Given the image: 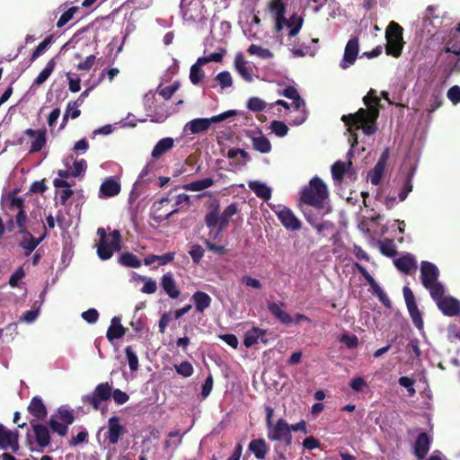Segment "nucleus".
<instances>
[{
    "instance_id": "6e6552de",
    "label": "nucleus",
    "mask_w": 460,
    "mask_h": 460,
    "mask_svg": "<svg viewBox=\"0 0 460 460\" xmlns=\"http://www.w3.org/2000/svg\"><path fill=\"white\" fill-rule=\"evenodd\" d=\"M267 437L271 441H284L286 446L292 443V435L288 423L284 419H279L276 424L268 427Z\"/></svg>"
},
{
    "instance_id": "20e7f679",
    "label": "nucleus",
    "mask_w": 460,
    "mask_h": 460,
    "mask_svg": "<svg viewBox=\"0 0 460 460\" xmlns=\"http://www.w3.org/2000/svg\"><path fill=\"white\" fill-rule=\"evenodd\" d=\"M403 29L395 22H391L385 29V53L394 58H399L402 55L404 46L402 37Z\"/></svg>"
},
{
    "instance_id": "6e6d98bb",
    "label": "nucleus",
    "mask_w": 460,
    "mask_h": 460,
    "mask_svg": "<svg viewBox=\"0 0 460 460\" xmlns=\"http://www.w3.org/2000/svg\"><path fill=\"white\" fill-rule=\"evenodd\" d=\"M78 10H79V7L72 6L67 11H66L64 13H62V15L60 16V18L58 19V21L57 22V27L62 28L63 26H65L68 22H70L73 19L75 13H77Z\"/></svg>"
},
{
    "instance_id": "774afa93",
    "label": "nucleus",
    "mask_w": 460,
    "mask_h": 460,
    "mask_svg": "<svg viewBox=\"0 0 460 460\" xmlns=\"http://www.w3.org/2000/svg\"><path fill=\"white\" fill-rule=\"evenodd\" d=\"M447 98L452 102L454 104H457L460 102V86L454 85L449 88L447 91Z\"/></svg>"
},
{
    "instance_id": "37998d69",
    "label": "nucleus",
    "mask_w": 460,
    "mask_h": 460,
    "mask_svg": "<svg viewBox=\"0 0 460 460\" xmlns=\"http://www.w3.org/2000/svg\"><path fill=\"white\" fill-rule=\"evenodd\" d=\"M348 124H345L347 127H355V129H362L364 134L367 136H371L376 133L377 128L376 126V122H360V123H353L350 120L347 121Z\"/></svg>"
},
{
    "instance_id": "1a4fd4ad",
    "label": "nucleus",
    "mask_w": 460,
    "mask_h": 460,
    "mask_svg": "<svg viewBox=\"0 0 460 460\" xmlns=\"http://www.w3.org/2000/svg\"><path fill=\"white\" fill-rule=\"evenodd\" d=\"M0 448L11 449L13 453H17L20 448L18 430H10L0 423Z\"/></svg>"
},
{
    "instance_id": "f257e3e1",
    "label": "nucleus",
    "mask_w": 460,
    "mask_h": 460,
    "mask_svg": "<svg viewBox=\"0 0 460 460\" xmlns=\"http://www.w3.org/2000/svg\"><path fill=\"white\" fill-rule=\"evenodd\" d=\"M328 196L327 185L321 178L314 176L311 179L309 184L301 190L300 201L316 209H322Z\"/></svg>"
},
{
    "instance_id": "f704fd0d",
    "label": "nucleus",
    "mask_w": 460,
    "mask_h": 460,
    "mask_svg": "<svg viewBox=\"0 0 460 460\" xmlns=\"http://www.w3.org/2000/svg\"><path fill=\"white\" fill-rule=\"evenodd\" d=\"M303 18L296 13H293L289 19L286 18L285 26L289 28L288 36L291 38L297 35L303 26Z\"/></svg>"
},
{
    "instance_id": "4be33fe9",
    "label": "nucleus",
    "mask_w": 460,
    "mask_h": 460,
    "mask_svg": "<svg viewBox=\"0 0 460 460\" xmlns=\"http://www.w3.org/2000/svg\"><path fill=\"white\" fill-rule=\"evenodd\" d=\"M120 190L121 187L119 182L113 177H109L100 186V197H114L120 192Z\"/></svg>"
},
{
    "instance_id": "aec40b11",
    "label": "nucleus",
    "mask_w": 460,
    "mask_h": 460,
    "mask_svg": "<svg viewBox=\"0 0 460 460\" xmlns=\"http://www.w3.org/2000/svg\"><path fill=\"white\" fill-rule=\"evenodd\" d=\"M248 450L254 455L257 460H264L270 451V447L263 438H253L248 445Z\"/></svg>"
},
{
    "instance_id": "0e129e2a",
    "label": "nucleus",
    "mask_w": 460,
    "mask_h": 460,
    "mask_svg": "<svg viewBox=\"0 0 460 460\" xmlns=\"http://www.w3.org/2000/svg\"><path fill=\"white\" fill-rule=\"evenodd\" d=\"M189 253L194 263H199L204 256V249L199 244H193L189 251Z\"/></svg>"
},
{
    "instance_id": "a211bd4d",
    "label": "nucleus",
    "mask_w": 460,
    "mask_h": 460,
    "mask_svg": "<svg viewBox=\"0 0 460 460\" xmlns=\"http://www.w3.org/2000/svg\"><path fill=\"white\" fill-rule=\"evenodd\" d=\"M30 424L32 428L38 446L41 448L48 447L50 444L49 429L43 424L37 423L35 420H31Z\"/></svg>"
},
{
    "instance_id": "ea45409f",
    "label": "nucleus",
    "mask_w": 460,
    "mask_h": 460,
    "mask_svg": "<svg viewBox=\"0 0 460 460\" xmlns=\"http://www.w3.org/2000/svg\"><path fill=\"white\" fill-rule=\"evenodd\" d=\"M205 223L208 228H214L217 224L220 225L219 204L216 203L215 207L210 208L205 217Z\"/></svg>"
},
{
    "instance_id": "0eeeda50",
    "label": "nucleus",
    "mask_w": 460,
    "mask_h": 460,
    "mask_svg": "<svg viewBox=\"0 0 460 460\" xmlns=\"http://www.w3.org/2000/svg\"><path fill=\"white\" fill-rule=\"evenodd\" d=\"M365 105L367 109L360 108L357 112L350 113L348 115H343L341 117V120L348 124V120L352 121L353 123H360V122H376L379 116V105H373L370 102V95L365 96L363 99Z\"/></svg>"
},
{
    "instance_id": "a19ab883",
    "label": "nucleus",
    "mask_w": 460,
    "mask_h": 460,
    "mask_svg": "<svg viewBox=\"0 0 460 460\" xmlns=\"http://www.w3.org/2000/svg\"><path fill=\"white\" fill-rule=\"evenodd\" d=\"M56 66V62L54 59H50L44 69L39 74V75L35 78L33 82V85H40L42 84L52 74Z\"/></svg>"
},
{
    "instance_id": "58836bf2",
    "label": "nucleus",
    "mask_w": 460,
    "mask_h": 460,
    "mask_svg": "<svg viewBox=\"0 0 460 460\" xmlns=\"http://www.w3.org/2000/svg\"><path fill=\"white\" fill-rule=\"evenodd\" d=\"M252 143L253 148L261 154L270 153L271 150L270 141L265 136L252 137Z\"/></svg>"
},
{
    "instance_id": "69168bd1",
    "label": "nucleus",
    "mask_w": 460,
    "mask_h": 460,
    "mask_svg": "<svg viewBox=\"0 0 460 460\" xmlns=\"http://www.w3.org/2000/svg\"><path fill=\"white\" fill-rule=\"evenodd\" d=\"M111 397L113 398L114 402L119 405L126 403L129 399V396L127 393L118 388L114 390L111 388Z\"/></svg>"
},
{
    "instance_id": "09e8293b",
    "label": "nucleus",
    "mask_w": 460,
    "mask_h": 460,
    "mask_svg": "<svg viewBox=\"0 0 460 460\" xmlns=\"http://www.w3.org/2000/svg\"><path fill=\"white\" fill-rule=\"evenodd\" d=\"M54 36L49 35L42 42H40L37 48L34 49V51L31 54V62L35 61L45 50L53 42Z\"/></svg>"
},
{
    "instance_id": "72a5a7b5",
    "label": "nucleus",
    "mask_w": 460,
    "mask_h": 460,
    "mask_svg": "<svg viewBox=\"0 0 460 460\" xmlns=\"http://www.w3.org/2000/svg\"><path fill=\"white\" fill-rule=\"evenodd\" d=\"M350 167H348L346 163L341 161L335 162L332 166V175L334 181H342L345 173L348 172L350 177L354 172L349 171Z\"/></svg>"
},
{
    "instance_id": "5701e85b",
    "label": "nucleus",
    "mask_w": 460,
    "mask_h": 460,
    "mask_svg": "<svg viewBox=\"0 0 460 460\" xmlns=\"http://www.w3.org/2000/svg\"><path fill=\"white\" fill-rule=\"evenodd\" d=\"M431 439L426 432L418 435L415 445L414 453L419 459H423L430 447Z\"/></svg>"
},
{
    "instance_id": "2f4dec72",
    "label": "nucleus",
    "mask_w": 460,
    "mask_h": 460,
    "mask_svg": "<svg viewBox=\"0 0 460 460\" xmlns=\"http://www.w3.org/2000/svg\"><path fill=\"white\" fill-rule=\"evenodd\" d=\"M268 309L281 323L288 325L293 322L291 315L288 312L282 310L275 302L270 303L268 305Z\"/></svg>"
},
{
    "instance_id": "ddd939ff",
    "label": "nucleus",
    "mask_w": 460,
    "mask_h": 460,
    "mask_svg": "<svg viewBox=\"0 0 460 460\" xmlns=\"http://www.w3.org/2000/svg\"><path fill=\"white\" fill-rule=\"evenodd\" d=\"M268 8L270 13L275 16V30L280 31L286 23V11L287 5L283 0H270L268 4Z\"/></svg>"
},
{
    "instance_id": "f3484780",
    "label": "nucleus",
    "mask_w": 460,
    "mask_h": 460,
    "mask_svg": "<svg viewBox=\"0 0 460 460\" xmlns=\"http://www.w3.org/2000/svg\"><path fill=\"white\" fill-rule=\"evenodd\" d=\"M437 305L447 316H456L460 314V301L453 296H445L437 303Z\"/></svg>"
},
{
    "instance_id": "052dcab7",
    "label": "nucleus",
    "mask_w": 460,
    "mask_h": 460,
    "mask_svg": "<svg viewBox=\"0 0 460 460\" xmlns=\"http://www.w3.org/2000/svg\"><path fill=\"white\" fill-rule=\"evenodd\" d=\"M174 368L179 375L184 377H190L194 371L192 365L188 361H183L179 365H175Z\"/></svg>"
},
{
    "instance_id": "412c9836",
    "label": "nucleus",
    "mask_w": 460,
    "mask_h": 460,
    "mask_svg": "<svg viewBox=\"0 0 460 460\" xmlns=\"http://www.w3.org/2000/svg\"><path fill=\"white\" fill-rule=\"evenodd\" d=\"M443 51L449 54L447 60L451 65L450 71L452 73H460V47L456 44L449 46V43H447L444 47Z\"/></svg>"
},
{
    "instance_id": "13d9d810",
    "label": "nucleus",
    "mask_w": 460,
    "mask_h": 460,
    "mask_svg": "<svg viewBox=\"0 0 460 460\" xmlns=\"http://www.w3.org/2000/svg\"><path fill=\"white\" fill-rule=\"evenodd\" d=\"M9 209L10 210H21L24 209V199L22 197H16L15 192L8 195Z\"/></svg>"
},
{
    "instance_id": "de8ad7c7",
    "label": "nucleus",
    "mask_w": 460,
    "mask_h": 460,
    "mask_svg": "<svg viewBox=\"0 0 460 460\" xmlns=\"http://www.w3.org/2000/svg\"><path fill=\"white\" fill-rule=\"evenodd\" d=\"M247 52L250 55H256L263 59L271 58L273 57V54L270 49H264L261 46L255 45V44H252L248 48Z\"/></svg>"
},
{
    "instance_id": "2eb2a0df",
    "label": "nucleus",
    "mask_w": 460,
    "mask_h": 460,
    "mask_svg": "<svg viewBox=\"0 0 460 460\" xmlns=\"http://www.w3.org/2000/svg\"><path fill=\"white\" fill-rule=\"evenodd\" d=\"M439 270L432 262L423 261L420 264V279L424 288H429V285L438 281Z\"/></svg>"
},
{
    "instance_id": "5fc2aeb1",
    "label": "nucleus",
    "mask_w": 460,
    "mask_h": 460,
    "mask_svg": "<svg viewBox=\"0 0 460 460\" xmlns=\"http://www.w3.org/2000/svg\"><path fill=\"white\" fill-rule=\"evenodd\" d=\"M226 52V51L225 49H221L219 52H215L208 56L200 57L198 58L199 64L206 65L209 62H218L219 63L223 60V58H224Z\"/></svg>"
},
{
    "instance_id": "423d86ee",
    "label": "nucleus",
    "mask_w": 460,
    "mask_h": 460,
    "mask_svg": "<svg viewBox=\"0 0 460 460\" xmlns=\"http://www.w3.org/2000/svg\"><path fill=\"white\" fill-rule=\"evenodd\" d=\"M111 398V384L103 382L98 384L91 394L84 395L82 402L84 404L91 405L94 411H102L103 413L105 408L102 407V402H109Z\"/></svg>"
},
{
    "instance_id": "9b49d317",
    "label": "nucleus",
    "mask_w": 460,
    "mask_h": 460,
    "mask_svg": "<svg viewBox=\"0 0 460 460\" xmlns=\"http://www.w3.org/2000/svg\"><path fill=\"white\" fill-rule=\"evenodd\" d=\"M43 229L44 233L39 238L34 237L28 230L18 232V234L22 235L19 246L25 251L26 256H29L47 236L48 232L45 225H43Z\"/></svg>"
},
{
    "instance_id": "e433bc0d",
    "label": "nucleus",
    "mask_w": 460,
    "mask_h": 460,
    "mask_svg": "<svg viewBox=\"0 0 460 460\" xmlns=\"http://www.w3.org/2000/svg\"><path fill=\"white\" fill-rule=\"evenodd\" d=\"M238 211L237 203H231L228 205L224 211L220 215V227L218 228L217 234H219L223 231L224 228L226 227L230 218L235 215Z\"/></svg>"
},
{
    "instance_id": "c9c22d12",
    "label": "nucleus",
    "mask_w": 460,
    "mask_h": 460,
    "mask_svg": "<svg viewBox=\"0 0 460 460\" xmlns=\"http://www.w3.org/2000/svg\"><path fill=\"white\" fill-rule=\"evenodd\" d=\"M211 121L207 118L194 119L188 124L189 130L191 134H199L209 128Z\"/></svg>"
},
{
    "instance_id": "a18cd8bd",
    "label": "nucleus",
    "mask_w": 460,
    "mask_h": 460,
    "mask_svg": "<svg viewBox=\"0 0 460 460\" xmlns=\"http://www.w3.org/2000/svg\"><path fill=\"white\" fill-rule=\"evenodd\" d=\"M426 288L429 290L430 296L436 302V304L445 297L444 286L438 281L433 282L432 284L429 285V288Z\"/></svg>"
},
{
    "instance_id": "4d7b16f0",
    "label": "nucleus",
    "mask_w": 460,
    "mask_h": 460,
    "mask_svg": "<svg viewBox=\"0 0 460 460\" xmlns=\"http://www.w3.org/2000/svg\"><path fill=\"white\" fill-rule=\"evenodd\" d=\"M125 354L128 362L129 369L131 371H137L138 369V358L133 351L131 346H128L125 349Z\"/></svg>"
},
{
    "instance_id": "680f3d73",
    "label": "nucleus",
    "mask_w": 460,
    "mask_h": 460,
    "mask_svg": "<svg viewBox=\"0 0 460 460\" xmlns=\"http://www.w3.org/2000/svg\"><path fill=\"white\" fill-rule=\"evenodd\" d=\"M216 80L218 82L222 89L230 87L233 84L232 76L228 71H223L217 74Z\"/></svg>"
},
{
    "instance_id": "dca6fc26",
    "label": "nucleus",
    "mask_w": 460,
    "mask_h": 460,
    "mask_svg": "<svg viewBox=\"0 0 460 460\" xmlns=\"http://www.w3.org/2000/svg\"><path fill=\"white\" fill-rule=\"evenodd\" d=\"M24 134L27 135L30 137H33L34 140L31 142L30 153L34 154L37 152H40L47 143V131L46 129H39L35 130L32 128H27L24 131Z\"/></svg>"
},
{
    "instance_id": "cd10ccee",
    "label": "nucleus",
    "mask_w": 460,
    "mask_h": 460,
    "mask_svg": "<svg viewBox=\"0 0 460 460\" xmlns=\"http://www.w3.org/2000/svg\"><path fill=\"white\" fill-rule=\"evenodd\" d=\"M184 434H181L179 429L170 431L167 436L168 438L164 441V449L165 451L171 450V456H172L175 449L182 443Z\"/></svg>"
},
{
    "instance_id": "3c124183",
    "label": "nucleus",
    "mask_w": 460,
    "mask_h": 460,
    "mask_svg": "<svg viewBox=\"0 0 460 460\" xmlns=\"http://www.w3.org/2000/svg\"><path fill=\"white\" fill-rule=\"evenodd\" d=\"M267 103L259 97H251L247 101V109L252 112H260L265 110Z\"/></svg>"
},
{
    "instance_id": "c756f323",
    "label": "nucleus",
    "mask_w": 460,
    "mask_h": 460,
    "mask_svg": "<svg viewBox=\"0 0 460 460\" xmlns=\"http://www.w3.org/2000/svg\"><path fill=\"white\" fill-rule=\"evenodd\" d=\"M248 186L258 198H261L266 201L271 198V189L265 183L258 181H251L248 182Z\"/></svg>"
},
{
    "instance_id": "393cba45",
    "label": "nucleus",
    "mask_w": 460,
    "mask_h": 460,
    "mask_svg": "<svg viewBox=\"0 0 460 460\" xmlns=\"http://www.w3.org/2000/svg\"><path fill=\"white\" fill-rule=\"evenodd\" d=\"M28 411L37 420H44L48 414L47 408L42 399L39 396H34L31 400L28 405Z\"/></svg>"
},
{
    "instance_id": "e2e57ef3",
    "label": "nucleus",
    "mask_w": 460,
    "mask_h": 460,
    "mask_svg": "<svg viewBox=\"0 0 460 460\" xmlns=\"http://www.w3.org/2000/svg\"><path fill=\"white\" fill-rule=\"evenodd\" d=\"M86 167L87 164L84 159L75 160L73 164V169L71 170V176H80L86 170Z\"/></svg>"
},
{
    "instance_id": "bb28decb",
    "label": "nucleus",
    "mask_w": 460,
    "mask_h": 460,
    "mask_svg": "<svg viewBox=\"0 0 460 460\" xmlns=\"http://www.w3.org/2000/svg\"><path fill=\"white\" fill-rule=\"evenodd\" d=\"M395 267L402 272L409 274L412 270L417 269V263L411 254L403 255L394 261Z\"/></svg>"
},
{
    "instance_id": "864d4df0",
    "label": "nucleus",
    "mask_w": 460,
    "mask_h": 460,
    "mask_svg": "<svg viewBox=\"0 0 460 460\" xmlns=\"http://www.w3.org/2000/svg\"><path fill=\"white\" fill-rule=\"evenodd\" d=\"M380 251L387 257H394L397 254L396 246L391 239H385L381 243Z\"/></svg>"
},
{
    "instance_id": "9d476101",
    "label": "nucleus",
    "mask_w": 460,
    "mask_h": 460,
    "mask_svg": "<svg viewBox=\"0 0 460 460\" xmlns=\"http://www.w3.org/2000/svg\"><path fill=\"white\" fill-rule=\"evenodd\" d=\"M278 219L283 226L291 231H296L301 228L300 220L295 216L293 211L285 206H279L278 210H274Z\"/></svg>"
},
{
    "instance_id": "6ab92c4d",
    "label": "nucleus",
    "mask_w": 460,
    "mask_h": 460,
    "mask_svg": "<svg viewBox=\"0 0 460 460\" xmlns=\"http://www.w3.org/2000/svg\"><path fill=\"white\" fill-rule=\"evenodd\" d=\"M267 333V330L261 329L259 327H252L244 333L243 345L246 348H251L261 341L263 344H267L268 341L264 339Z\"/></svg>"
},
{
    "instance_id": "39448f33",
    "label": "nucleus",
    "mask_w": 460,
    "mask_h": 460,
    "mask_svg": "<svg viewBox=\"0 0 460 460\" xmlns=\"http://www.w3.org/2000/svg\"><path fill=\"white\" fill-rule=\"evenodd\" d=\"M75 421V415L72 410L64 406L59 407L49 420V426L53 433L65 437L68 431V426Z\"/></svg>"
},
{
    "instance_id": "4468645a",
    "label": "nucleus",
    "mask_w": 460,
    "mask_h": 460,
    "mask_svg": "<svg viewBox=\"0 0 460 460\" xmlns=\"http://www.w3.org/2000/svg\"><path fill=\"white\" fill-rule=\"evenodd\" d=\"M126 433V429L120 423V418L112 416L108 420L107 439L109 444L116 445L119 438Z\"/></svg>"
},
{
    "instance_id": "603ef678",
    "label": "nucleus",
    "mask_w": 460,
    "mask_h": 460,
    "mask_svg": "<svg viewBox=\"0 0 460 460\" xmlns=\"http://www.w3.org/2000/svg\"><path fill=\"white\" fill-rule=\"evenodd\" d=\"M407 309H408L409 314L411 318V321H412L414 326L418 330H422L423 326H424V323H423L421 313L420 312V310L418 308V305L412 306V307H410Z\"/></svg>"
},
{
    "instance_id": "49530a36",
    "label": "nucleus",
    "mask_w": 460,
    "mask_h": 460,
    "mask_svg": "<svg viewBox=\"0 0 460 460\" xmlns=\"http://www.w3.org/2000/svg\"><path fill=\"white\" fill-rule=\"evenodd\" d=\"M385 166L376 164L374 168L368 172L367 178L370 180L373 185L380 184L385 172Z\"/></svg>"
},
{
    "instance_id": "7c9ffc66",
    "label": "nucleus",
    "mask_w": 460,
    "mask_h": 460,
    "mask_svg": "<svg viewBox=\"0 0 460 460\" xmlns=\"http://www.w3.org/2000/svg\"><path fill=\"white\" fill-rule=\"evenodd\" d=\"M195 305V309L199 313H203L205 309L210 306L211 297L203 291H196L191 297Z\"/></svg>"
},
{
    "instance_id": "338daca9",
    "label": "nucleus",
    "mask_w": 460,
    "mask_h": 460,
    "mask_svg": "<svg viewBox=\"0 0 460 460\" xmlns=\"http://www.w3.org/2000/svg\"><path fill=\"white\" fill-rule=\"evenodd\" d=\"M443 104V100L439 93H433L429 103V108L427 111L429 113L434 112L436 110L441 107Z\"/></svg>"
},
{
    "instance_id": "b1692460",
    "label": "nucleus",
    "mask_w": 460,
    "mask_h": 460,
    "mask_svg": "<svg viewBox=\"0 0 460 460\" xmlns=\"http://www.w3.org/2000/svg\"><path fill=\"white\" fill-rule=\"evenodd\" d=\"M161 286L164 292L172 299L180 296V290L177 288L176 281L172 272H167L161 279Z\"/></svg>"
},
{
    "instance_id": "c85d7f7f",
    "label": "nucleus",
    "mask_w": 460,
    "mask_h": 460,
    "mask_svg": "<svg viewBox=\"0 0 460 460\" xmlns=\"http://www.w3.org/2000/svg\"><path fill=\"white\" fill-rule=\"evenodd\" d=\"M234 67L239 75L246 81H252V69L246 66V61L242 53H238L234 58Z\"/></svg>"
},
{
    "instance_id": "79ce46f5",
    "label": "nucleus",
    "mask_w": 460,
    "mask_h": 460,
    "mask_svg": "<svg viewBox=\"0 0 460 460\" xmlns=\"http://www.w3.org/2000/svg\"><path fill=\"white\" fill-rule=\"evenodd\" d=\"M202 66L204 65L199 64V59H197L196 63L190 67V80L194 85H198L204 77V71L201 68Z\"/></svg>"
},
{
    "instance_id": "4c0bfd02",
    "label": "nucleus",
    "mask_w": 460,
    "mask_h": 460,
    "mask_svg": "<svg viewBox=\"0 0 460 460\" xmlns=\"http://www.w3.org/2000/svg\"><path fill=\"white\" fill-rule=\"evenodd\" d=\"M214 184L212 178H204L201 180L194 181L182 186L185 190L200 191L211 187Z\"/></svg>"
},
{
    "instance_id": "a878e982",
    "label": "nucleus",
    "mask_w": 460,
    "mask_h": 460,
    "mask_svg": "<svg viewBox=\"0 0 460 460\" xmlns=\"http://www.w3.org/2000/svg\"><path fill=\"white\" fill-rule=\"evenodd\" d=\"M125 333L126 330L120 323V318L118 316L113 317L106 332L108 341H112L114 340L120 339L125 335Z\"/></svg>"
},
{
    "instance_id": "bf43d9fd",
    "label": "nucleus",
    "mask_w": 460,
    "mask_h": 460,
    "mask_svg": "<svg viewBox=\"0 0 460 460\" xmlns=\"http://www.w3.org/2000/svg\"><path fill=\"white\" fill-rule=\"evenodd\" d=\"M270 129L280 137H285L288 132V126L280 120H273L270 124Z\"/></svg>"
},
{
    "instance_id": "7ed1b4c3",
    "label": "nucleus",
    "mask_w": 460,
    "mask_h": 460,
    "mask_svg": "<svg viewBox=\"0 0 460 460\" xmlns=\"http://www.w3.org/2000/svg\"><path fill=\"white\" fill-rule=\"evenodd\" d=\"M100 237L97 244V254L100 259L105 261L111 258L114 252L121 249V234L119 230H113L110 235L106 234L104 228L100 227L97 230Z\"/></svg>"
},
{
    "instance_id": "f03ea898",
    "label": "nucleus",
    "mask_w": 460,
    "mask_h": 460,
    "mask_svg": "<svg viewBox=\"0 0 460 460\" xmlns=\"http://www.w3.org/2000/svg\"><path fill=\"white\" fill-rule=\"evenodd\" d=\"M180 187H175L170 190L166 195L160 199L158 201L155 202L153 205L154 210V219L157 222H162L164 220L169 219L172 215L179 213L180 208H175L172 210L169 211V213H160L162 207L164 204L170 203L174 200L173 206L179 207L181 205H185L189 207L190 205V198L186 193L177 194V190Z\"/></svg>"
},
{
    "instance_id": "f8f14e48",
    "label": "nucleus",
    "mask_w": 460,
    "mask_h": 460,
    "mask_svg": "<svg viewBox=\"0 0 460 460\" xmlns=\"http://www.w3.org/2000/svg\"><path fill=\"white\" fill-rule=\"evenodd\" d=\"M359 51V40L358 37H352L345 46L343 58L340 64L342 69H347L353 65L358 58Z\"/></svg>"
},
{
    "instance_id": "c03bdc74",
    "label": "nucleus",
    "mask_w": 460,
    "mask_h": 460,
    "mask_svg": "<svg viewBox=\"0 0 460 460\" xmlns=\"http://www.w3.org/2000/svg\"><path fill=\"white\" fill-rule=\"evenodd\" d=\"M119 261L120 264L130 267V268H139L141 266L140 260L131 252H124L120 255Z\"/></svg>"
},
{
    "instance_id": "8fccbe9b",
    "label": "nucleus",
    "mask_w": 460,
    "mask_h": 460,
    "mask_svg": "<svg viewBox=\"0 0 460 460\" xmlns=\"http://www.w3.org/2000/svg\"><path fill=\"white\" fill-rule=\"evenodd\" d=\"M414 172L411 171L407 174L405 182L402 185V188L401 191L398 194V198L400 201L405 200L409 193L412 190V177H413Z\"/></svg>"
},
{
    "instance_id": "473e14b6",
    "label": "nucleus",
    "mask_w": 460,
    "mask_h": 460,
    "mask_svg": "<svg viewBox=\"0 0 460 460\" xmlns=\"http://www.w3.org/2000/svg\"><path fill=\"white\" fill-rule=\"evenodd\" d=\"M174 140L172 137H164L160 139L152 151V156L155 159L162 156L164 153L173 147Z\"/></svg>"
}]
</instances>
